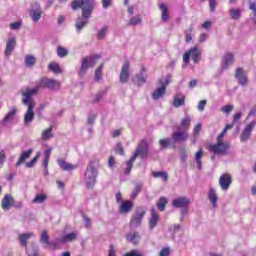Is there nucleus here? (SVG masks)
<instances>
[{"instance_id":"obj_12","label":"nucleus","mask_w":256,"mask_h":256,"mask_svg":"<svg viewBox=\"0 0 256 256\" xmlns=\"http://www.w3.org/2000/svg\"><path fill=\"white\" fill-rule=\"evenodd\" d=\"M173 143H185L189 139V133L187 131H174L171 135Z\"/></svg>"},{"instance_id":"obj_26","label":"nucleus","mask_w":256,"mask_h":256,"mask_svg":"<svg viewBox=\"0 0 256 256\" xmlns=\"http://www.w3.org/2000/svg\"><path fill=\"white\" fill-rule=\"evenodd\" d=\"M189 205V199L185 197H179L172 201V206L176 208H183Z\"/></svg>"},{"instance_id":"obj_49","label":"nucleus","mask_w":256,"mask_h":256,"mask_svg":"<svg viewBox=\"0 0 256 256\" xmlns=\"http://www.w3.org/2000/svg\"><path fill=\"white\" fill-rule=\"evenodd\" d=\"M235 109V106L233 105H226V106H223L221 108V111L223 113H226V115H229L231 113V111H233Z\"/></svg>"},{"instance_id":"obj_55","label":"nucleus","mask_w":256,"mask_h":256,"mask_svg":"<svg viewBox=\"0 0 256 256\" xmlns=\"http://www.w3.org/2000/svg\"><path fill=\"white\" fill-rule=\"evenodd\" d=\"M82 217H83V221H84V223H85L86 229H90V227H91V218H89V217H88L87 215H85V214H83Z\"/></svg>"},{"instance_id":"obj_45","label":"nucleus","mask_w":256,"mask_h":256,"mask_svg":"<svg viewBox=\"0 0 256 256\" xmlns=\"http://www.w3.org/2000/svg\"><path fill=\"white\" fill-rule=\"evenodd\" d=\"M170 144L171 140L169 138L159 140V145L162 147V149H167V147H169Z\"/></svg>"},{"instance_id":"obj_2","label":"nucleus","mask_w":256,"mask_h":256,"mask_svg":"<svg viewBox=\"0 0 256 256\" xmlns=\"http://www.w3.org/2000/svg\"><path fill=\"white\" fill-rule=\"evenodd\" d=\"M71 7L73 11L82 9V17H78L75 23L77 33H81L89 25V19L93 15V9H95V2L93 0H73Z\"/></svg>"},{"instance_id":"obj_37","label":"nucleus","mask_w":256,"mask_h":256,"mask_svg":"<svg viewBox=\"0 0 256 256\" xmlns=\"http://www.w3.org/2000/svg\"><path fill=\"white\" fill-rule=\"evenodd\" d=\"M56 53L60 59H63L69 55V51H67V49L63 46H58Z\"/></svg>"},{"instance_id":"obj_18","label":"nucleus","mask_w":256,"mask_h":256,"mask_svg":"<svg viewBox=\"0 0 256 256\" xmlns=\"http://www.w3.org/2000/svg\"><path fill=\"white\" fill-rule=\"evenodd\" d=\"M41 243L44 244L45 248L52 247L53 249H57V244L49 241V234H47V231H42L40 236Z\"/></svg>"},{"instance_id":"obj_53","label":"nucleus","mask_w":256,"mask_h":256,"mask_svg":"<svg viewBox=\"0 0 256 256\" xmlns=\"http://www.w3.org/2000/svg\"><path fill=\"white\" fill-rule=\"evenodd\" d=\"M169 255H171V248L169 247H164L159 252V256H169Z\"/></svg>"},{"instance_id":"obj_20","label":"nucleus","mask_w":256,"mask_h":256,"mask_svg":"<svg viewBox=\"0 0 256 256\" xmlns=\"http://www.w3.org/2000/svg\"><path fill=\"white\" fill-rule=\"evenodd\" d=\"M150 213L151 217L149 220V227L150 229H155V227H157V224L159 223V214H157L155 208H151Z\"/></svg>"},{"instance_id":"obj_39","label":"nucleus","mask_w":256,"mask_h":256,"mask_svg":"<svg viewBox=\"0 0 256 256\" xmlns=\"http://www.w3.org/2000/svg\"><path fill=\"white\" fill-rule=\"evenodd\" d=\"M152 177H154L155 179H159V177H161V179H163V181L167 182L169 179V175H167V172H152Z\"/></svg>"},{"instance_id":"obj_50","label":"nucleus","mask_w":256,"mask_h":256,"mask_svg":"<svg viewBox=\"0 0 256 256\" xmlns=\"http://www.w3.org/2000/svg\"><path fill=\"white\" fill-rule=\"evenodd\" d=\"M179 153L181 161H187V151L185 150V147H180Z\"/></svg>"},{"instance_id":"obj_6","label":"nucleus","mask_w":256,"mask_h":256,"mask_svg":"<svg viewBox=\"0 0 256 256\" xmlns=\"http://www.w3.org/2000/svg\"><path fill=\"white\" fill-rule=\"evenodd\" d=\"M100 57L101 55L99 54H93L90 57H84L82 59V64L79 70V76L83 77V75L87 73V69H89V67H95L97 60H99Z\"/></svg>"},{"instance_id":"obj_44","label":"nucleus","mask_w":256,"mask_h":256,"mask_svg":"<svg viewBox=\"0 0 256 256\" xmlns=\"http://www.w3.org/2000/svg\"><path fill=\"white\" fill-rule=\"evenodd\" d=\"M115 153L117 155H125V148H123V144L121 142L116 144Z\"/></svg>"},{"instance_id":"obj_34","label":"nucleus","mask_w":256,"mask_h":256,"mask_svg":"<svg viewBox=\"0 0 256 256\" xmlns=\"http://www.w3.org/2000/svg\"><path fill=\"white\" fill-rule=\"evenodd\" d=\"M48 69L52 71V73H55V75L61 74V67L59 66V63L57 62H51L48 65Z\"/></svg>"},{"instance_id":"obj_15","label":"nucleus","mask_w":256,"mask_h":256,"mask_svg":"<svg viewBox=\"0 0 256 256\" xmlns=\"http://www.w3.org/2000/svg\"><path fill=\"white\" fill-rule=\"evenodd\" d=\"M133 206L134 204L131 200H125L119 206V213H121L122 215H127V213H131V211L133 210Z\"/></svg>"},{"instance_id":"obj_22","label":"nucleus","mask_w":256,"mask_h":256,"mask_svg":"<svg viewBox=\"0 0 256 256\" xmlns=\"http://www.w3.org/2000/svg\"><path fill=\"white\" fill-rule=\"evenodd\" d=\"M191 127V117L190 116H185L182 120H181V123H180V126H177L176 129L178 131H189Z\"/></svg>"},{"instance_id":"obj_30","label":"nucleus","mask_w":256,"mask_h":256,"mask_svg":"<svg viewBox=\"0 0 256 256\" xmlns=\"http://www.w3.org/2000/svg\"><path fill=\"white\" fill-rule=\"evenodd\" d=\"M33 237V233H24L18 235V240L20 241V245L22 247H27V241Z\"/></svg>"},{"instance_id":"obj_35","label":"nucleus","mask_w":256,"mask_h":256,"mask_svg":"<svg viewBox=\"0 0 256 256\" xmlns=\"http://www.w3.org/2000/svg\"><path fill=\"white\" fill-rule=\"evenodd\" d=\"M24 61L26 67H33V65L37 63V58H35L33 55H26Z\"/></svg>"},{"instance_id":"obj_36","label":"nucleus","mask_w":256,"mask_h":256,"mask_svg":"<svg viewBox=\"0 0 256 256\" xmlns=\"http://www.w3.org/2000/svg\"><path fill=\"white\" fill-rule=\"evenodd\" d=\"M17 114V109L13 108L9 111L6 116L3 118V123H7V121H13L15 119V115Z\"/></svg>"},{"instance_id":"obj_24","label":"nucleus","mask_w":256,"mask_h":256,"mask_svg":"<svg viewBox=\"0 0 256 256\" xmlns=\"http://www.w3.org/2000/svg\"><path fill=\"white\" fill-rule=\"evenodd\" d=\"M32 153H33L32 149H28V150L22 152V154L18 158V161L16 162L15 166L20 167L21 165H23V163H25V161H27V159H29V157H31Z\"/></svg>"},{"instance_id":"obj_61","label":"nucleus","mask_w":256,"mask_h":256,"mask_svg":"<svg viewBox=\"0 0 256 256\" xmlns=\"http://www.w3.org/2000/svg\"><path fill=\"white\" fill-rule=\"evenodd\" d=\"M108 167H110V169H113V167H115V157L110 156L108 158Z\"/></svg>"},{"instance_id":"obj_4","label":"nucleus","mask_w":256,"mask_h":256,"mask_svg":"<svg viewBox=\"0 0 256 256\" xmlns=\"http://www.w3.org/2000/svg\"><path fill=\"white\" fill-rule=\"evenodd\" d=\"M86 187L93 189L97 183V176L99 175V161H92L86 168Z\"/></svg>"},{"instance_id":"obj_32","label":"nucleus","mask_w":256,"mask_h":256,"mask_svg":"<svg viewBox=\"0 0 256 256\" xmlns=\"http://www.w3.org/2000/svg\"><path fill=\"white\" fill-rule=\"evenodd\" d=\"M41 139L42 141H49V139H53V127H49L42 131Z\"/></svg>"},{"instance_id":"obj_63","label":"nucleus","mask_w":256,"mask_h":256,"mask_svg":"<svg viewBox=\"0 0 256 256\" xmlns=\"http://www.w3.org/2000/svg\"><path fill=\"white\" fill-rule=\"evenodd\" d=\"M10 28L13 30L21 29V22H13L10 24Z\"/></svg>"},{"instance_id":"obj_1","label":"nucleus","mask_w":256,"mask_h":256,"mask_svg":"<svg viewBox=\"0 0 256 256\" xmlns=\"http://www.w3.org/2000/svg\"><path fill=\"white\" fill-rule=\"evenodd\" d=\"M49 89L50 91H59L61 89V82L48 78L42 77L39 81V85L33 89L27 88L26 90L21 91L22 103L27 107V110L24 114V125H29L33 123L35 119V100H33V95L39 93V89Z\"/></svg>"},{"instance_id":"obj_56","label":"nucleus","mask_w":256,"mask_h":256,"mask_svg":"<svg viewBox=\"0 0 256 256\" xmlns=\"http://www.w3.org/2000/svg\"><path fill=\"white\" fill-rule=\"evenodd\" d=\"M123 256H143V254H141L137 250H130L129 252H126Z\"/></svg>"},{"instance_id":"obj_48","label":"nucleus","mask_w":256,"mask_h":256,"mask_svg":"<svg viewBox=\"0 0 256 256\" xmlns=\"http://www.w3.org/2000/svg\"><path fill=\"white\" fill-rule=\"evenodd\" d=\"M37 161H39V153L32 160L26 163L27 169H31V167H33Z\"/></svg>"},{"instance_id":"obj_41","label":"nucleus","mask_w":256,"mask_h":256,"mask_svg":"<svg viewBox=\"0 0 256 256\" xmlns=\"http://www.w3.org/2000/svg\"><path fill=\"white\" fill-rule=\"evenodd\" d=\"M230 17L231 19L237 20L241 17V10L230 8Z\"/></svg>"},{"instance_id":"obj_25","label":"nucleus","mask_w":256,"mask_h":256,"mask_svg":"<svg viewBox=\"0 0 256 256\" xmlns=\"http://www.w3.org/2000/svg\"><path fill=\"white\" fill-rule=\"evenodd\" d=\"M158 7L161 11V19L163 23H167L169 21V8L165 5V3L158 4Z\"/></svg>"},{"instance_id":"obj_33","label":"nucleus","mask_w":256,"mask_h":256,"mask_svg":"<svg viewBox=\"0 0 256 256\" xmlns=\"http://www.w3.org/2000/svg\"><path fill=\"white\" fill-rule=\"evenodd\" d=\"M156 207L158 211H165V207H167V198L164 196H161L159 200L156 202Z\"/></svg>"},{"instance_id":"obj_23","label":"nucleus","mask_w":256,"mask_h":256,"mask_svg":"<svg viewBox=\"0 0 256 256\" xmlns=\"http://www.w3.org/2000/svg\"><path fill=\"white\" fill-rule=\"evenodd\" d=\"M126 239L133 245H139V241H141V235L139 232H130L126 234Z\"/></svg>"},{"instance_id":"obj_11","label":"nucleus","mask_w":256,"mask_h":256,"mask_svg":"<svg viewBox=\"0 0 256 256\" xmlns=\"http://www.w3.org/2000/svg\"><path fill=\"white\" fill-rule=\"evenodd\" d=\"M235 78L238 80L239 85L245 87L249 83V78L245 75V70L242 67H238L235 70Z\"/></svg>"},{"instance_id":"obj_3","label":"nucleus","mask_w":256,"mask_h":256,"mask_svg":"<svg viewBox=\"0 0 256 256\" xmlns=\"http://www.w3.org/2000/svg\"><path fill=\"white\" fill-rule=\"evenodd\" d=\"M149 155V145L145 139L141 140L138 147L136 148L133 156L130 158V161L126 162L125 175H131V170L133 169V164L135 163L138 157L141 159H147Z\"/></svg>"},{"instance_id":"obj_64","label":"nucleus","mask_w":256,"mask_h":256,"mask_svg":"<svg viewBox=\"0 0 256 256\" xmlns=\"http://www.w3.org/2000/svg\"><path fill=\"white\" fill-rule=\"evenodd\" d=\"M227 135V129H223L222 132L217 136V141H223V137Z\"/></svg>"},{"instance_id":"obj_31","label":"nucleus","mask_w":256,"mask_h":256,"mask_svg":"<svg viewBox=\"0 0 256 256\" xmlns=\"http://www.w3.org/2000/svg\"><path fill=\"white\" fill-rule=\"evenodd\" d=\"M208 198L212 207H217V192L215 191V188H210Z\"/></svg>"},{"instance_id":"obj_58","label":"nucleus","mask_w":256,"mask_h":256,"mask_svg":"<svg viewBox=\"0 0 256 256\" xmlns=\"http://www.w3.org/2000/svg\"><path fill=\"white\" fill-rule=\"evenodd\" d=\"M205 105H207V100H201L198 103V110L199 111H205Z\"/></svg>"},{"instance_id":"obj_52","label":"nucleus","mask_w":256,"mask_h":256,"mask_svg":"<svg viewBox=\"0 0 256 256\" xmlns=\"http://www.w3.org/2000/svg\"><path fill=\"white\" fill-rule=\"evenodd\" d=\"M5 159H7V155L5 154V150L0 151V169H2L3 165H5Z\"/></svg>"},{"instance_id":"obj_8","label":"nucleus","mask_w":256,"mask_h":256,"mask_svg":"<svg viewBox=\"0 0 256 256\" xmlns=\"http://www.w3.org/2000/svg\"><path fill=\"white\" fill-rule=\"evenodd\" d=\"M256 126V121L252 120L250 123L246 125L244 130L242 131L240 135V141L242 143H245L249 141V137H251V133L253 132V128Z\"/></svg>"},{"instance_id":"obj_47","label":"nucleus","mask_w":256,"mask_h":256,"mask_svg":"<svg viewBox=\"0 0 256 256\" xmlns=\"http://www.w3.org/2000/svg\"><path fill=\"white\" fill-rule=\"evenodd\" d=\"M105 35H107V26L102 27V29L98 31L97 39H104Z\"/></svg>"},{"instance_id":"obj_19","label":"nucleus","mask_w":256,"mask_h":256,"mask_svg":"<svg viewBox=\"0 0 256 256\" xmlns=\"http://www.w3.org/2000/svg\"><path fill=\"white\" fill-rule=\"evenodd\" d=\"M16 45H17V40L15 39V37L9 38L6 42L4 55H6V57H9V55L13 53V49H15Z\"/></svg>"},{"instance_id":"obj_60","label":"nucleus","mask_w":256,"mask_h":256,"mask_svg":"<svg viewBox=\"0 0 256 256\" xmlns=\"http://www.w3.org/2000/svg\"><path fill=\"white\" fill-rule=\"evenodd\" d=\"M108 256H117V253L115 251V246L113 244L109 245Z\"/></svg>"},{"instance_id":"obj_38","label":"nucleus","mask_w":256,"mask_h":256,"mask_svg":"<svg viewBox=\"0 0 256 256\" xmlns=\"http://www.w3.org/2000/svg\"><path fill=\"white\" fill-rule=\"evenodd\" d=\"M45 201H47V194H37L33 198L32 203L41 204V203H45Z\"/></svg>"},{"instance_id":"obj_14","label":"nucleus","mask_w":256,"mask_h":256,"mask_svg":"<svg viewBox=\"0 0 256 256\" xmlns=\"http://www.w3.org/2000/svg\"><path fill=\"white\" fill-rule=\"evenodd\" d=\"M29 15L34 23H37V21H39V19H41V16L43 15V11H41V5L36 2L34 4V8L29 11Z\"/></svg>"},{"instance_id":"obj_46","label":"nucleus","mask_w":256,"mask_h":256,"mask_svg":"<svg viewBox=\"0 0 256 256\" xmlns=\"http://www.w3.org/2000/svg\"><path fill=\"white\" fill-rule=\"evenodd\" d=\"M202 3L205 2L206 0H200ZM209 7L211 13H215V9L217 7V0H209Z\"/></svg>"},{"instance_id":"obj_57","label":"nucleus","mask_w":256,"mask_h":256,"mask_svg":"<svg viewBox=\"0 0 256 256\" xmlns=\"http://www.w3.org/2000/svg\"><path fill=\"white\" fill-rule=\"evenodd\" d=\"M199 133H201V123L196 124L193 128V135L195 137H197V135H199Z\"/></svg>"},{"instance_id":"obj_5","label":"nucleus","mask_w":256,"mask_h":256,"mask_svg":"<svg viewBox=\"0 0 256 256\" xmlns=\"http://www.w3.org/2000/svg\"><path fill=\"white\" fill-rule=\"evenodd\" d=\"M206 149L210 153H214V155H229L231 144L229 142L217 141L214 144H207Z\"/></svg>"},{"instance_id":"obj_40","label":"nucleus","mask_w":256,"mask_h":256,"mask_svg":"<svg viewBox=\"0 0 256 256\" xmlns=\"http://www.w3.org/2000/svg\"><path fill=\"white\" fill-rule=\"evenodd\" d=\"M202 157H203V148H200L199 151H197L195 154V161L198 165V169H201L202 167V162H201Z\"/></svg>"},{"instance_id":"obj_54","label":"nucleus","mask_w":256,"mask_h":256,"mask_svg":"<svg viewBox=\"0 0 256 256\" xmlns=\"http://www.w3.org/2000/svg\"><path fill=\"white\" fill-rule=\"evenodd\" d=\"M26 253L29 256H39L37 249L30 247V248H26Z\"/></svg>"},{"instance_id":"obj_27","label":"nucleus","mask_w":256,"mask_h":256,"mask_svg":"<svg viewBox=\"0 0 256 256\" xmlns=\"http://www.w3.org/2000/svg\"><path fill=\"white\" fill-rule=\"evenodd\" d=\"M75 239H77V233L75 232H71L69 234H66L60 238H57L56 241L58 243H69L71 241H75Z\"/></svg>"},{"instance_id":"obj_7","label":"nucleus","mask_w":256,"mask_h":256,"mask_svg":"<svg viewBox=\"0 0 256 256\" xmlns=\"http://www.w3.org/2000/svg\"><path fill=\"white\" fill-rule=\"evenodd\" d=\"M191 57L193 63H198L201 59V51H199V47L194 46L190 48L184 55H183V62L186 65H189V58Z\"/></svg>"},{"instance_id":"obj_28","label":"nucleus","mask_w":256,"mask_h":256,"mask_svg":"<svg viewBox=\"0 0 256 256\" xmlns=\"http://www.w3.org/2000/svg\"><path fill=\"white\" fill-rule=\"evenodd\" d=\"M185 99H186L185 95L176 94L172 102L173 107H176V108L183 107V105H185Z\"/></svg>"},{"instance_id":"obj_62","label":"nucleus","mask_w":256,"mask_h":256,"mask_svg":"<svg viewBox=\"0 0 256 256\" xmlns=\"http://www.w3.org/2000/svg\"><path fill=\"white\" fill-rule=\"evenodd\" d=\"M243 116V112H238L233 116V120L232 123H237V121H239V119H241V117Z\"/></svg>"},{"instance_id":"obj_21","label":"nucleus","mask_w":256,"mask_h":256,"mask_svg":"<svg viewBox=\"0 0 256 256\" xmlns=\"http://www.w3.org/2000/svg\"><path fill=\"white\" fill-rule=\"evenodd\" d=\"M15 200H13V197L9 194H6L4 198L2 199V209L4 211H9L11 209V206L13 205Z\"/></svg>"},{"instance_id":"obj_16","label":"nucleus","mask_w":256,"mask_h":256,"mask_svg":"<svg viewBox=\"0 0 256 256\" xmlns=\"http://www.w3.org/2000/svg\"><path fill=\"white\" fill-rule=\"evenodd\" d=\"M235 62V55L231 52L226 53L222 58V69H229V65Z\"/></svg>"},{"instance_id":"obj_9","label":"nucleus","mask_w":256,"mask_h":256,"mask_svg":"<svg viewBox=\"0 0 256 256\" xmlns=\"http://www.w3.org/2000/svg\"><path fill=\"white\" fill-rule=\"evenodd\" d=\"M233 183V177L229 173H224L219 178V185L222 191H228Z\"/></svg>"},{"instance_id":"obj_51","label":"nucleus","mask_w":256,"mask_h":256,"mask_svg":"<svg viewBox=\"0 0 256 256\" xmlns=\"http://www.w3.org/2000/svg\"><path fill=\"white\" fill-rule=\"evenodd\" d=\"M142 186L140 184H137L132 192V199H135L139 193H141Z\"/></svg>"},{"instance_id":"obj_10","label":"nucleus","mask_w":256,"mask_h":256,"mask_svg":"<svg viewBox=\"0 0 256 256\" xmlns=\"http://www.w3.org/2000/svg\"><path fill=\"white\" fill-rule=\"evenodd\" d=\"M145 213H147L145 210H136L134 217L130 220V227H141Z\"/></svg>"},{"instance_id":"obj_29","label":"nucleus","mask_w":256,"mask_h":256,"mask_svg":"<svg viewBox=\"0 0 256 256\" xmlns=\"http://www.w3.org/2000/svg\"><path fill=\"white\" fill-rule=\"evenodd\" d=\"M57 163H58L59 167L62 168L63 171H73L74 169L77 168V166H75L71 163H67L63 159H58Z\"/></svg>"},{"instance_id":"obj_13","label":"nucleus","mask_w":256,"mask_h":256,"mask_svg":"<svg viewBox=\"0 0 256 256\" xmlns=\"http://www.w3.org/2000/svg\"><path fill=\"white\" fill-rule=\"evenodd\" d=\"M131 67V64L129 63V60H125L123 65H122V69L120 72V83H127V81H129V69Z\"/></svg>"},{"instance_id":"obj_43","label":"nucleus","mask_w":256,"mask_h":256,"mask_svg":"<svg viewBox=\"0 0 256 256\" xmlns=\"http://www.w3.org/2000/svg\"><path fill=\"white\" fill-rule=\"evenodd\" d=\"M103 64H100V66L96 69L94 77L96 79V81H100L102 75H103Z\"/></svg>"},{"instance_id":"obj_42","label":"nucleus","mask_w":256,"mask_h":256,"mask_svg":"<svg viewBox=\"0 0 256 256\" xmlns=\"http://www.w3.org/2000/svg\"><path fill=\"white\" fill-rule=\"evenodd\" d=\"M141 17H139V16H134V17H132L129 21H128V23H127V25H128V27H133V26H135V25H139V23H141Z\"/></svg>"},{"instance_id":"obj_17","label":"nucleus","mask_w":256,"mask_h":256,"mask_svg":"<svg viewBox=\"0 0 256 256\" xmlns=\"http://www.w3.org/2000/svg\"><path fill=\"white\" fill-rule=\"evenodd\" d=\"M160 85L161 87H158L152 94L153 99L157 100V99H161V97H163V95H165L166 91H167V84H165V82H163V80H160Z\"/></svg>"},{"instance_id":"obj_59","label":"nucleus","mask_w":256,"mask_h":256,"mask_svg":"<svg viewBox=\"0 0 256 256\" xmlns=\"http://www.w3.org/2000/svg\"><path fill=\"white\" fill-rule=\"evenodd\" d=\"M249 9H251L254 14V23L256 25V2L250 3Z\"/></svg>"}]
</instances>
